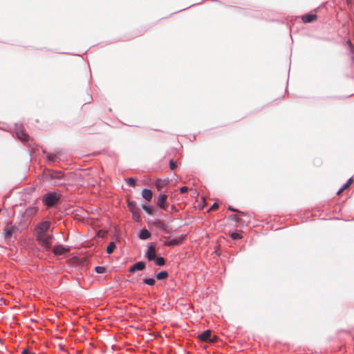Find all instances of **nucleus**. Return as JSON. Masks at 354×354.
<instances>
[{
    "label": "nucleus",
    "mask_w": 354,
    "mask_h": 354,
    "mask_svg": "<svg viewBox=\"0 0 354 354\" xmlns=\"http://www.w3.org/2000/svg\"><path fill=\"white\" fill-rule=\"evenodd\" d=\"M50 227L49 221H42L36 226L34 232L39 244L47 250H49L52 246L53 235L50 232Z\"/></svg>",
    "instance_id": "f257e3e1"
},
{
    "label": "nucleus",
    "mask_w": 354,
    "mask_h": 354,
    "mask_svg": "<svg viewBox=\"0 0 354 354\" xmlns=\"http://www.w3.org/2000/svg\"><path fill=\"white\" fill-rule=\"evenodd\" d=\"M60 198V195L56 192H50L43 196L44 203L48 206L54 205Z\"/></svg>",
    "instance_id": "f03ea898"
},
{
    "label": "nucleus",
    "mask_w": 354,
    "mask_h": 354,
    "mask_svg": "<svg viewBox=\"0 0 354 354\" xmlns=\"http://www.w3.org/2000/svg\"><path fill=\"white\" fill-rule=\"evenodd\" d=\"M20 232L19 227L12 224H7L3 229V234L6 239H10L12 235Z\"/></svg>",
    "instance_id": "7ed1b4c3"
},
{
    "label": "nucleus",
    "mask_w": 354,
    "mask_h": 354,
    "mask_svg": "<svg viewBox=\"0 0 354 354\" xmlns=\"http://www.w3.org/2000/svg\"><path fill=\"white\" fill-rule=\"evenodd\" d=\"M198 339L202 342H215L217 340V337L214 335L212 337V332L210 330H207L198 335Z\"/></svg>",
    "instance_id": "20e7f679"
},
{
    "label": "nucleus",
    "mask_w": 354,
    "mask_h": 354,
    "mask_svg": "<svg viewBox=\"0 0 354 354\" xmlns=\"http://www.w3.org/2000/svg\"><path fill=\"white\" fill-rule=\"evenodd\" d=\"M167 194H160L157 198V205L164 210H167L169 207V204L167 202Z\"/></svg>",
    "instance_id": "39448f33"
},
{
    "label": "nucleus",
    "mask_w": 354,
    "mask_h": 354,
    "mask_svg": "<svg viewBox=\"0 0 354 354\" xmlns=\"http://www.w3.org/2000/svg\"><path fill=\"white\" fill-rule=\"evenodd\" d=\"M49 176L50 179L53 180V184L54 185H59L61 184L59 181L62 179L63 177V175L61 171H50Z\"/></svg>",
    "instance_id": "423d86ee"
},
{
    "label": "nucleus",
    "mask_w": 354,
    "mask_h": 354,
    "mask_svg": "<svg viewBox=\"0 0 354 354\" xmlns=\"http://www.w3.org/2000/svg\"><path fill=\"white\" fill-rule=\"evenodd\" d=\"M128 207L129 208V210L132 213V217L136 221H139L140 218V214L138 212V208L136 207V205L134 202H128Z\"/></svg>",
    "instance_id": "0eeeda50"
},
{
    "label": "nucleus",
    "mask_w": 354,
    "mask_h": 354,
    "mask_svg": "<svg viewBox=\"0 0 354 354\" xmlns=\"http://www.w3.org/2000/svg\"><path fill=\"white\" fill-rule=\"evenodd\" d=\"M146 257L149 261H153L156 259V248L153 245H150L147 252H146Z\"/></svg>",
    "instance_id": "6e6552de"
},
{
    "label": "nucleus",
    "mask_w": 354,
    "mask_h": 354,
    "mask_svg": "<svg viewBox=\"0 0 354 354\" xmlns=\"http://www.w3.org/2000/svg\"><path fill=\"white\" fill-rule=\"evenodd\" d=\"M69 251V248H65L62 245H57L53 248V253L55 255H62L68 252Z\"/></svg>",
    "instance_id": "1a4fd4ad"
},
{
    "label": "nucleus",
    "mask_w": 354,
    "mask_h": 354,
    "mask_svg": "<svg viewBox=\"0 0 354 354\" xmlns=\"http://www.w3.org/2000/svg\"><path fill=\"white\" fill-rule=\"evenodd\" d=\"M145 268V263L142 261H138L134 263L130 268L129 272L133 273L137 270H143Z\"/></svg>",
    "instance_id": "9d476101"
},
{
    "label": "nucleus",
    "mask_w": 354,
    "mask_h": 354,
    "mask_svg": "<svg viewBox=\"0 0 354 354\" xmlns=\"http://www.w3.org/2000/svg\"><path fill=\"white\" fill-rule=\"evenodd\" d=\"M317 19V16L315 14H306L301 17L304 23H310L315 21Z\"/></svg>",
    "instance_id": "9b49d317"
},
{
    "label": "nucleus",
    "mask_w": 354,
    "mask_h": 354,
    "mask_svg": "<svg viewBox=\"0 0 354 354\" xmlns=\"http://www.w3.org/2000/svg\"><path fill=\"white\" fill-rule=\"evenodd\" d=\"M167 183L168 180L167 179H157L155 182V186L158 191H160Z\"/></svg>",
    "instance_id": "f8f14e48"
},
{
    "label": "nucleus",
    "mask_w": 354,
    "mask_h": 354,
    "mask_svg": "<svg viewBox=\"0 0 354 354\" xmlns=\"http://www.w3.org/2000/svg\"><path fill=\"white\" fill-rule=\"evenodd\" d=\"M184 239V237H179L176 239H174L171 241H169L166 243H165V245L166 246H174L176 245H179L183 242V240Z\"/></svg>",
    "instance_id": "ddd939ff"
},
{
    "label": "nucleus",
    "mask_w": 354,
    "mask_h": 354,
    "mask_svg": "<svg viewBox=\"0 0 354 354\" xmlns=\"http://www.w3.org/2000/svg\"><path fill=\"white\" fill-rule=\"evenodd\" d=\"M142 196L148 201H150L153 197L152 192L150 189H144L142 191Z\"/></svg>",
    "instance_id": "4468645a"
},
{
    "label": "nucleus",
    "mask_w": 354,
    "mask_h": 354,
    "mask_svg": "<svg viewBox=\"0 0 354 354\" xmlns=\"http://www.w3.org/2000/svg\"><path fill=\"white\" fill-rule=\"evenodd\" d=\"M151 236V233L146 229H142L140 231V233H139V238L140 239H147L148 238H149Z\"/></svg>",
    "instance_id": "2eb2a0df"
},
{
    "label": "nucleus",
    "mask_w": 354,
    "mask_h": 354,
    "mask_svg": "<svg viewBox=\"0 0 354 354\" xmlns=\"http://www.w3.org/2000/svg\"><path fill=\"white\" fill-rule=\"evenodd\" d=\"M17 135L19 139L21 141L25 142L28 140V136L24 131H19L17 132Z\"/></svg>",
    "instance_id": "dca6fc26"
},
{
    "label": "nucleus",
    "mask_w": 354,
    "mask_h": 354,
    "mask_svg": "<svg viewBox=\"0 0 354 354\" xmlns=\"http://www.w3.org/2000/svg\"><path fill=\"white\" fill-rule=\"evenodd\" d=\"M142 209L150 215L153 214V208L147 204H144L142 205Z\"/></svg>",
    "instance_id": "f3484780"
},
{
    "label": "nucleus",
    "mask_w": 354,
    "mask_h": 354,
    "mask_svg": "<svg viewBox=\"0 0 354 354\" xmlns=\"http://www.w3.org/2000/svg\"><path fill=\"white\" fill-rule=\"evenodd\" d=\"M115 248V244L114 242H110L106 247V251L108 254H111Z\"/></svg>",
    "instance_id": "a211bd4d"
},
{
    "label": "nucleus",
    "mask_w": 354,
    "mask_h": 354,
    "mask_svg": "<svg viewBox=\"0 0 354 354\" xmlns=\"http://www.w3.org/2000/svg\"><path fill=\"white\" fill-rule=\"evenodd\" d=\"M168 277V273L166 271H162L156 274V279L158 280H162Z\"/></svg>",
    "instance_id": "6ab92c4d"
},
{
    "label": "nucleus",
    "mask_w": 354,
    "mask_h": 354,
    "mask_svg": "<svg viewBox=\"0 0 354 354\" xmlns=\"http://www.w3.org/2000/svg\"><path fill=\"white\" fill-rule=\"evenodd\" d=\"M156 265L158 266H164L165 263V260L163 257H156V259L153 260Z\"/></svg>",
    "instance_id": "aec40b11"
},
{
    "label": "nucleus",
    "mask_w": 354,
    "mask_h": 354,
    "mask_svg": "<svg viewBox=\"0 0 354 354\" xmlns=\"http://www.w3.org/2000/svg\"><path fill=\"white\" fill-rule=\"evenodd\" d=\"M37 209L36 207H30L26 209V213L29 215H34L37 213Z\"/></svg>",
    "instance_id": "412c9836"
},
{
    "label": "nucleus",
    "mask_w": 354,
    "mask_h": 354,
    "mask_svg": "<svg viewBox=\"0 0 354 354\" xmlns=\"http://www.w3.org/2000/svg\"><path fill=\"white\" fill-rule=\"evenodd\" d=\"M230 236L233 240L240 239L242 238L241 234L237 232H232Z\"/></svg>",
    "instance_id": "4be33fe9"
},
{
    "label": "nucleus",
    "mask_w": 354,
    "mask_h": 354,
    "mask_svg": "<svg viewBox=\"0 0 354 354\" xmlns=\"http://www.w3.org/2000/svg\"><path fill=\"white\" fill-rule=\"evenodd\" d=\"M155 280L153 279V278H151V279H145L143 280V283L145 284H147V285H149V286H153L155 284Z\"/></svg>",
    "instance_id": "5701e85b"
},
{
    "label": "nucleus",
    "mask_w": 354,
    "mask_h": 354,
    "mask_svg": "<svg viewBox=\"0 0 354 354\" xmlns=\"http://www.w3.org/2000/svg\"><path fill=\"white\" fill-rule=\"evenodd\" d=\"M127 182L129 186L135 187L136 185V179L133 178H127Z\"/></svg>",
    "instance_id": "b1692460"
},
{
    "label": "nucleus",
    "mask_w": 354,
    "mask_h": 354,
    "mask_svg": "<svg viewBox=\"0 0 354 354\" xmlns=\"http://www.w3.org/2000/svg\"><path fill=\"white\" fill-rule=\"evenodd\" d=\"M95 270L97 273L102 274L105 272L106 269L103 266H97L95 268Z\"/></svg>",
    "instance_id": "393cba45"
},
{
    "label": "nucleus",
    "mask_w": 354,
    "mask_h": 354,
    "mask_svg": "<svg viewBox=\"0 0 354 354\" xmlns=\"http://www.w3.org/2000/svg\"><path fill=\"white\" fill-rule=\"evenodd\" d=\"M353 182V178H351L348 180V181L342 186L343 189H347Z\"/></svg>",
    "instance_id": "a878e982"
},
{
    "label": "nucleus",
    "mask_w": 354,
    "mask_h": 354,
    "mask_svg": "<svg viewBox=\"0 0 354 354\" xmlns=\"http://www.w3.org/2000/svg\"><path fill=\"white\" fill-rule=\"evenodd\" d=\"M230 218L236 223H239L241 218L236 214H232L230 216Z\"/></svg>",
    "instance_id": "bb28decb"
},
{
    "label": "nucleus",
    "mask_w": 354,
    "mask_h": 354,
    "mask_svg": "<svg viewBox=\"0 0 354 354\" xmlns=\"http://www.w3.org/2000/svg\"><path fill=\"white\" fill-rule=\"evenodd\" d=\"M156 225L159 228L166 230L167 226L161 221H158L157 223H156Z\"/></svg>",
    "instance_id": "cd10ccee"
},
{
    "label": "nucleus",
    "mask_w": 354,
    "mask_h": 354,
    "mask_svg": "<svg viewBox=\"0 0 354 354\" xmlns=\"http://www.w3.org/2000/svg\"><path fill=\"white\" fill-rule=\"evenodd\" d=\"M177 165L174 160H170L169 162V167L171 170H174L176 168Z\"/></svg>",
    "instance_id": "c85d7f7f"
},
{
    "label": "nucleus",
    "mask_w": 354,
    "mask_h": 354,
    "mask_svg": "<svg viewBox=\"0 0 354 354\" xmlns=\"http://www.w3.org/2000/svg\"><path fill=\"white\" fill-rule=\"evenodd\" d=\"M218 205L216 203H214L209 209V211H214L218 208Z\"/></svg>",
    "instance_id": "c756f323"
},
{
    "label": "nucleus",
    "mask_w": 354,
    "mask_h": 354,
    "mask_svg": "<svg viewBox=\"0 0 354 354\" xmlns=\"http://www.w3.org/2000/svg\"><path fill=\"white\" fill-rule=\"evenodd\" d=\"M188 191L187 187H182L180 188V192L182 194L186 193Z\"/></svg>",
    "instance_id": "7c9ffc66"
},
{
    "label": "nucleus",
    "mask_w": 354,
    "mask_h": 354,
    "mask_svg": "<svg viewBox=\"0 0 354 354\" xmlns=\"http://www.w3.org/2000/svg\"><path fill=\"white\" fill-rule=\"evenodd\" d=\"M21 354H35V353L30 351L28 349H24L21 352Z\"/></svg>",
    "instance_id": "2f4dec72"
},
{
    "label": "nucleus",
    "mask_w": 354,
    "mask_h": 354,
    "mask_svg": "<svg viewBox=\"0 0 354 354\" xmlns=\"http://www.w3.org/2000/svg\"><path fill=\"white\" fill-rule=\"evenodd\" d=\"M228 209H229V210H230V211H232V212H238V213H239L241 215H243V214H244V213H243V212H239V210L235 209H234V208H233V207H229V208H228Z\"/></svg>",
    "instance_id": "473e14b6"
},
{
    "label": "nucleus",
    "mask_w": 354,
    "mask_h": 354,
    "mask_svg": "<svg viewBox=\"0 0 354 354\" xmlns=\"http://www.w3.org/2000/svg\"><path fill=\"white\" fill-rule=\"evenodd\" d=\"M344 190L345 189H343V187H342L341 189L337 192V194L340 195Z\"/></svg>",
    "instance_id": "72a5a7b5"
},
{
    "label": "nucleus",
    "mask_w": 354,
    "mask_h": 354,
    "mask_svg": "<svg viewBox=\"0 0 354 354\" xmlns=\"http://www.w3.org/2000/svg\"><path fill=\"white\" fill-rule=\"evenodd\" d=\"M172 210H175L176 211V207H172Z\"/></svg>",
    "instance_id": "f704fd0d"
},
{
    "label": "nucleus",
    "mask_w": 354,
    "mask_h": 354,
    "mask_svg": "<svg viewBox=\"0 0 354 354\" xmlns=\"http://www.w3.org/2000/svg\"><path fill=\"white\" fill-rule=\"evenodd\" d=\"M48 159H50V160H53V157H48Z\"/></svg>",
    "instance_id": "c9c22d12"
},
{
    "label": "nucleus",
    "mask_w": 354,
    "mask_h": 354,
    "mask_svg": "<svg viewBox=\"0 0 354 354\" xmlns=\"http://www.w3.org/2000/svg\"><path fill=\"white\" fill-rule=\"evenodd\" d=\"M48 159H50V160H53V157H48Z\"/></svg>",
    "instance_id": "e433bc0d"
}]
</instances>
